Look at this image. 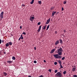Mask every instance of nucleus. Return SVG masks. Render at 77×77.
Listing matches in <instances>:
<instances>
[{"instance_id":"obj_25","label":"nucleus","mask_w":77,"mask_h":77,"mask_svg":"<svg viewBox=\"0 0 77 77\" xmlns=\"http://www.w3.org/2000/svg\"><path fill=\"white\" fill-rule=\"evenodd\" d=\"M46 29V25L43 28V30H45Z\"/></svg>"},{"instance_id":"obj_18","label":"nucleus","mask_w":77,"mask_h":77,"mask_svg":"<svg viewBox=\"0 0 77 77\" xmlns=\"http://www.w3.org/2000/svg\"><path fill=\"white\" fill-rule=\"evenodd\" d=\"M20 38H21V39H23V36L22 35H21L20 37Z\"/></svg>"},{"instance_id":"obj_20","label":"nucleus","mask_w":77,"mask_h":77,"mask_svg":"<svg viewBox=\"0 0 77 77\" xmlns=\"http://www.w3.org/2000/svg\"><path fill=\"white\" fill-rule=\"evenodd\" d=\"M65 59V57H63L62 58V60H64V59Z\"/></svg>"},{"instance_id":"obj_5","label":"nucleus","mask_w":77,"mask_h":77,"mask_svg":"<svg viewBox=\"0 0 77 77\" xmlns=\"http://www.w3.org/2000/svg\"><path fill=\"white\" fill-rule=\"evenodd\" d=\"M35 17H32L30 18V20L31 21H33Z\"/></svg>"},{"instance_id":"obj_49","label":"nucleus","mask_w":77,"mask_h":77,"mask_svg":"<svg viewBox=\"0 0 77 77\" xmlns=\"http://www.w3.org/2000/svg\"><path fill=\"white\" fill-rule=\"evenodd\" d=\"M55 33H57V31H56V32H55Z\"/></svg>"},{"instance_id":"obj_26","label":"nucleus","mask_w":77,"mask_h":77,"mask_svg":"<svg viewBox=\"0 0 77 77\" xmlns=\"http://www.w3.org/2000/svg\"><path fill=\"white\" fill-rule=\"evenodd\" d=\"M33 3H34V2H33V1H32V2H30V3L31 5H32Z\"/></svg>"},{"instance_id":"obj_47","label":"nucleus","mask_w":77,"mask_h":77,"mask_svg":"<svg viewBox=\"0 0 77 77\" xmlns=\"http://www.w3.org/2000/svg\"><path fill=\"white\" fill-rule=\"evenodd\" d=\"M28 77H32V76H29Z\"/></svg>"},{"instance_id":"obj_21","label":"nucleus","mask_w":77,"mask_h":77,"mask_svg":"<svg viewBox=\"0 0 77 77\" xmlns=\"http://www.w3.org/2000/svg\"><path fill=\"white\" fill-rule=\"evenodd\" d=\"M12 59L13 60H15V57H13Z\"/></svg>"},{"instance_id":"obj_32","label":"nucleus","mask_w":77,"mask_h":77,"mask_svg":"<svg viewBox=\"0 0 77 77\" xmlns=\"http://www.w3.org/2000/svg\"><path fill=\"white\" fill-rule=\"evenodd\" d=\"M73 77H77V75H73Z\"/></svg>"},{"instance_id":"obj_8","label":"nucleus","mask_w":77,"mask_h":77,"mask_svg":"<svg viewBox=\"0 0 77 77\" xmlns=\"http://www.w3.org/2000/svg\"><path fill=\"white\" fill-rule=\"evenodd\" d=\"M58 44H59V41L57 40V41L55 43V45H57Z\"/></svg>"},{"instance_id":"obj_23","label":"nucleus","mask_w":77,"mask_h":77,"mask_svg":"<svg viewBox=\"0 0 77 77\" xmlns=\"http://www.w3.org/2000/svg\"><path fill=\"white\" fill-rule=\"evenodd\" d=\"M66 71H64L63 72V74H66Z\"/></svg>"},{"instance_id":"obj_4","label":"nucleus","mask_w":77,"mask_h":77,"mask_svg":"<svg viewBox=\"0 0 77 77\" xmlns=\"http://www.w3.org/2000/svg\"><path fill=\"white\" fill-rule=\"evenodd\" d=\"M53 56H54V57L56 58V59H57L58 57V56H59V54H55L53 55Z\"/></svg>"},{"instance_id":"obj_46","label":"nucleus","mask_w":77,"mask_h":77,"mask_svg":"<svg viewBox=\"0 0 77 77\" xmlns=\"http://www.w3.org/2000/svg\"><path fill=\"white\" fill-rule=\"evenodd\" d=\"M4 54H6V52H4Z\"/></svg>"},{"instance_id":"obj_51","label":"nucleus","mask_w":77,"mask_h":77,"mask_svg":"<svg viewBox=\"0 0 77 77\" xmlns=\"http://www.w3.org/2000/svg\"><path fill=\"white\" fill-rule=\"evenodd\" d=\"M57 48H59V47H57Z\"/></svg>"},{"instance_id":"obj_43","label":"nucleus","mask_w":77,"mask_h":77,"mask_svg":"<svg viewBox=\"0 0 77 77\" xmlns=\"http://www.w3.org/2000/svg\"><path fill=\"white\" fill-rule=\"evenodd\" d=\"M53 9V7H52L51 8V10H52V9Z\"/></svg>"},{"instance_id":"obj_27","label":"nucleus","mask_w":77,"mask_h":77,"mask_svg":"<svg viewBox=\"0 0 77 77\" xmlns=\"http://www.w3.org/2000/svg\"><path fill=\"white\" fill-rule=\"evenodd\" d=\"M38 3H39L40 4V5H41V3H42L41 1H39L38 2Z\"/></svg>"},{"instance_id":"obj_29","label":"nucleus","mask_w":77,"mask_h":77,"mask_svg":"<svg viewBox=\"0 0 77 77\" xmlns=\"http://www.w3.org/2000/svg\"><path fill=\"white\" fill-rule=\"evenodd\" d=\"M60 68H63V66H62V64H60Z\"/></svg>"},{"instance_id":"obj_41","label":"nucleus","mask_w":77,"mask_h":77,"mask_svg":"<svg viewBox=\"0 0 77 77\" xmlns=\"http://www.w3.org/2000/svg\"><path fill=\"white\" fill-rule=\"evenodd\" d=\"M21 38L20 37L19 38V41H20V39H21Z\"/></svg>"},{"instance_id":"obj_24","label":"nucleus","mask_w":77,"mask_h":77,"mask_svg":"<svg viewBox=\"0 0 77 77\" xmlns=\"http://www.w3.org/2000/svg\"><path fill=\"white\" fill-rule=\"evenodd\" d=\"M66 3V1H64L63 4H64V5H65Z\"/></svg>"},{"instance_id":"obj_33","label":"nucleus","mask_w":77,"mask_h":77,"mask_svg":"<svg viewBox=\"0 0 77 77\" xmlns=\"http://www.w3.org/2000/svg\"><path fill=\"white\" fill-rule=\"evenodd\" d=\"M57 72V70H55V73H56Z\"/></svg>"},{"instance_id":"obj_44","label":"nucleus","mask_w":77,"mask_h":77,"mask_svg":"<svg viewBox=\"0 0 77 77\" xmlns=\"http://www.w3.org/2000/svg\"><path fill=\"white\" fill-rule=\"evenodd\" d=\"M2 43H3V42H4V40H2Z\"/></svg>"},{"instance_id":"obj_22","label":"nucleus","mask_w":77,"mask_h":77,"mask_svg":"<svg viewBox=\"0 0 77 77\" xmlns=\"http://www.w3.org/2000/svg\"><path fill=\"white\" fill-rule=\"evenodd\" d=\"M58 63H60V65H61V61L59 60L58 61Z\"/></svg>"},{"instance_id":"obj_3","label":"nucleus","mask_w":77,"mask_h":77,"mask_svg":"<svg viewBox=\"0 0 77 77\" xmlns=\"http://www.w3.org/2000/svg\"><path fill=\"white\" fill-rule=\"evenodd\" d=\"M4 14V12L3 11H2L1 12L0 15V17L1 18H3V14Z\"/></svg>"},{"instance_id":"obj_19","label":"nucleus","mask_w":77,"mask_h":77,"mask_svg":"<svg viewBox=\"0 0 77 77\" xmlns=\"http://www.w3.org/2000/svg\"><path fill=\"white\" fill-rule=\"evenodd\" d=\"M3 74L5 75V76H6V75H7V74L6 72H3Z\"/></svg>"},{"instance_id":"obj_40","label":"nucleus","mask_w":77,"mask_h":77,"mask_svg":"<svg viewBox=\"0 0 77 77\" xmlns=\"http://www.w3.org/2000/svg\"><path fill=\"white\" fill-rule=\"evenodd\" d=\"M34 48V49H35V50H36V47H35Z\"/></svg>"},{"instance_id":"obj_54","label":"nucleus","mask_w":77,"mask_h":77,"mask_svg":"<svg viewBox=\"0 0 77 77\" xmlns=\"http://www.w3.org/2000/svg\"><path fill=\"white\" fill-rule=\"evenodd\" d=\"M33 16H34V15H33Z\"/></svg>"},{"instance_id":"obj_16","label":"nucleus","mask_w":77,"mask_h":77,"mask_svg":"<svg viewBox=\"0 0 77 77\" xmlns=\"http://www.w3.org/2000/svg\"><path fill=\"white\" fill-rule=\"evenodd\" d=\"M8 43H9V45H12V42H9Z\"/></svg>"},{"instance_id":"obj_28","label":"nucleus","mask_w":77,"mask_h":77,"mask_svg":"<svg viewBox=\"0 0 77 77\" xmlns=\"http://www.w3.org/2000/svg\"><path fill=\"white\" fill-rule=\"evenodd\" d=\"M54 65H57V62H55L54 63Z\"/></svg>"},{"instance_id":"obj_38","label":"nucleus","mask_w":77,"mask_h":77,"mask_svg":"<svg viewBox=\"0 0 77 77\" xmlns=\"http://www.w3.org/2000/svg\"><path fill=\"white\" fill-rule=\"evenodd\" d=\"M64 10V9H63V7L62 8V11H63Z\"/></svg>"},{"instance_id":"obj_48","label":"nucleus","mask_w":77,"mask_h":77,"mask_svg":"<svg viewBox=\"0 0 77 77\" xmlns=\"http://www.w3.org/2000/svg\"><path fill=\"white\" fill-rule=\"evenodd\" d=\"M34 0H32V2H34Z\"/></svg>"},{"instance_id":"obj_1","label":"nucleus","mask_w":77,"mask_h":77,"mask_svg":"<svg viewBox=\"0 0 77 77\" xmlns=\"http://www.w3.org/2000/svg\"><path fill=\"white\" fill-rule=\"evenodd\" d=\"M62 51H63V49L61 47L57 49V53L59 56H61L62 54Z\"/></svg>"},{"instance_id":"obj_45","label":"nucleus","mask_w":77,"mask_h":77,"mask_svg":"<svg viewBox=\"0 0 77 77\" xmlns=\"http://www.w3.org/2000/svg\"><path fill=\"white\" fill-rule=\"evenodd\" d=\"M64 31V33H65L66 32V30H64V31Z\"/></svg>"},{"instance_id":"obj_15","label":"nucleus","mask_w":77,"mask_h":77,"mask_svg":"<svg viewBox=\"0 0 77 77\" xmlns=\"http://www.w3.org/2000/svg\"><path fill=\"white\" fill-rule=\"evenodd\" d=\"M9 44L8 43H7L6 44L5 46L8 47L9 46Z\"/></svg>"},{"instance_id":"obj_30","label":"nucleus","mask_w":77,"mask_h":77,"mask_svg":"<svg viewBox=\"0 0 77 77\" xmlns=\"http://www.w3.org/2000/svg\"><path fill=\"white\" fill-rule=\"evenodd\" d=\"M34 63H37V62L35 60L34 61Z\"/></svg>"},{"instance_id":"obj_36","label":"nucleus","mask_w":77,"mask_h":77,"mask_svg":"<svg viewBox=\"0 0 77 77\" xmlns=\"http://www.w3.org/2000/svg\"><path fill=\"white\" fill-rule=\"evenodd\" d=\"M25 6V5H24V4H22V6H23V7H24V6Z\"/></svg>"},{"instance_id":"obj_50","label":"nucleus","mask_w":77,"mask_h":77,"mask_svg":"<svg viewBox=\"0 0 77 77\" xmlns=\"http://www.w3.org/2000/svg\"><path fill=\"white\" fill-rule=\"evenodd\" d=\"M74 67H75V66H74Z\"/></svg>"},{"instance_id":"obj_35","label":"nucleus","mask_w":77,"mask_h":77,"mask_svg":"<svg viewBox=\"0 0 77 77\" xmlns=\"http://www.w3.org/2000/svg\"><path fill=\"white\" fill-rule=\"evenodd\" d=\"M49 71V72H51V69H49L48 70Z\"/></svg>"},{"instance_id":"obj_9","label":"nucleus","mask_w":77,"mask_h":77,"mask_svg":"<svg viewBox=\"0 0 77 77\" xmlns=\"http://www.w3.org/2000/svg\"><path fill=\"white\" fill-rule=\"evenodd\" d=\"M13 62V61H7V63H9V64L11 63H12V62Z\"/></svg>"},{"instance_id":"obj_13","label":"nucleus","mask_w":77,"mask_h":77,"mask_svg":"<svg viewBox=\"0 0 77 77\" xmlns=\"http://www.w3.org/2000/svg\"><path fill=\"white\" fill-rule=\"evenodd\" d=\"M75 69H76L75 67H74L72 69V71H73V72H74V71H75Z\"/></svg>"},{"instance_id":"obj_12","label":"nucleus","mask_w":77,"mask_h":77,"mask_svg":"<svg viewBox=\"0 0 77 77\" xmlns=\"http://www.w3.org/2000/svg\"><path fill=\"white\" fill-rule=\"evenodd\" d=\"M56 11H53L52 12V15L53 17V16H54V14H56Z\"/></svg>"},{"instance_id":"obj_31","label":"nucleus","mask_w":77,"mask_h":77,"mask_svg":"<svg viewBox=\"0 0 77 77\" xmlns=\"http://www.w3.org/2000/svg\"><path fill=\"white\" fill-rule=\"evenodd\" d=\"M22 34H23V35H26V33L25 32H23V33Z\"/></svg>"},{"instance_id":"obj_42","label":"nucleus","mask_w":77,"mask_h":77,"mask_svg":"<svg viewBox=\"0 0 77 77\" xmlns=\"http://www.w3.org/2000/svg\"><path fill=\"white\" fill-rule=\"evenodd\" d=\"M44 62H46V61L45 60H44Z\"/></svg>"},{"instance_id":"obj_37","label":"nucleus","mask_w":77,"mask_h":77,"mask_svg":"<svg viewBox=\"0 0 77 77\" xmlns=\"http://www.w3.org/2000/svg\"><path fill=\"white\" fill-rule=\"evenodd\" d=\"M2 40L0 39V44H1V43H2Z\"/></svg>"},{"instance_id":"obj_17","label":"nucleus","mask_w":77,"mask_h":77,"mask_svg":"<svg viewBox=\"0 0 77 77\" xmlns=\"http://www.w3.org/2000/svg\"><path fill=\"white\" fill-rule=\"evenodd\" d=\"M59 55H58V58L59 59H61L62 57L60 56H59Z\"/></svg>"},{"instance_id":"obj_7","label":"nucleus","mask_w":77,"mask_h":77,"mask_svg":"<svg viewBox=\"0 0 77 77\" xmlns=\"http://www.w3.org/2000/svg\"><path fill=\"white\" fill-rule=\"evenodd\" d=\"M41 27H42V26L40 25L39 28H38V32H40V31L41 30Z\"/></svg>"},{"instance_id":"obj_39","label":"nucleus","mask_w":77,"mask_h":77,"mask_svg":"<svg viewBox=\"0 0 77 77\" xmlns=\"http://www.w3.org/2000/svg\"><path fill=\"white\" fill-rule=\"evenodd\" d=\"M20 29H22V26H20Z\"/></svg>"},{"instance_id":"obj_34","label":"nucleus","mask_w":77,"mask_h":77,"mask_svg":"<svg viewBox=\"0 0 77 77\" xmlns=\"http://www.w3.org/2000/svg\"><path fill=\"white\" fill-rule=\"evenodd\" d=\"M41 24V22H39L38 23V25H40Z\"/></svg>"},{"instance_id":"obj_11","label":"nucleus","mask_w":77,"mask_h":77,"mask_svg":"<svg viewBox=\"0 0 77 77\" xmlns=\"http://www.w3.org/2000/svg\"><path fill=\"white\" fill-rule=\"evenodd\" d=\"M60 41V43L61 45H62V44H63V41H62V39H60L59 40Z\"/></svg>"},{"instance_id":"obj_52","label":"nucleus","mask_w":77,"mask_h":77,"mask_svg":"<svg viewBox=\"0 0 77 77\" xmlns=\"http://www.w3.org/2000/svg\"><path fill=\"white\" fill-rule=\"evenodd\" d=\"M2 20V19H1V20Z\"/></svg>"},{"instance_id":"obj_53","label":"nucleus","mask_w":77,"mask_h":77,"mask_svg":"<svg viewBox=\"0 0 77 77\" xmlns=\"http://www.w3.org/2000/svg\"><path fill=\"white\" fill-rule=\"evenodd\" d=\"M55 48H57L56 47H55Z\"/></svg>"},{"instance_id":"obj_6","label":"nucleus","mask_w":77,"mask_h":77,"mask_svg":"<svg viewBox=\"0 0 77 77\" xmlns=\"http://www.w3.org/2000/svg\"><path fill=\"white\" fill-rule=\"evenodd\" d=\"M50 21V18H49L48 20L47 21V22H46V24H49Z\"/></svg>"},{"instance_id":"obj_2","label":"nucleus","mask_w":77,"mask_h":77,"mask_svg":"<svg viewBox=\"0 0 77 77\" xmlns=\"http://www.w3.org/2000/svg\"><path fill=\"white\" fill-rule=\"evenodd\" d=\"M57 77H62V74L60 72H57L55 75Z\"/></svg>"},{"instance_id":"obj_14","label":"nucleus","mask_w":77,"mask_h":77,"mask_svg":"<svg viewBox=\"0 0 77 77\" xmlns=\"http://www.w3.org/2000/svg\"><path fill=\"white\" fill-rule=\"evenodd\" d=\"M49 27H50V25H48V26L47 27V29H46V30H48V29L49 28Z\"/></svg>"},{"instance_id":"obj_10","label":"nucleus","mask_w":77,"mask_h":77,"mask_svg":"<svg viewBox=\"0 0 77 77\" xmlns=\"http://www.w3.org/2000/svg\"><path fill=\"white\" fill-rule=\"evenodd\" d=\"M55 50H56L55 48L52 50L50 52L51 53H54V51H55Z\"/></svg>"}]
</instances>
